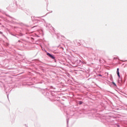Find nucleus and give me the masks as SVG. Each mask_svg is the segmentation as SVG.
I'll list each match as a JSON object with an SVG mask.
<instances>
[{
	"instance_id": "nucleus-3",
	"label": "nucleus",
	"mask_w": 127,
	"mask_h": 127,
	"mask_svg": "<svg viewBox=\"0 0 127 127\" xmlns=\"http://www.w3.org/2000/svg\"><path fill=\"white\" fill-rule=\"evenodd\" d=\"M79 105H82V102H79Z\"/></svg>"
},
{
	"instance_id": "nucleus-2",
	"label": "nucleus",
	"mask_w": 127,
	"mask_h": 127,
	"mask_svg": "<svg viewBox=\"0 0 127 127\" xmlns=\"http://www.w3.org/2000/svg\"><path fill=\"white\" fill-rule=\"evenodd\" d=\"M119 70H120V68H117V75H118L119 78H120L121 76L120 75V72L119 71Z\"/></svg>"
},
{
	"instance_id": "nucleus-1",
	"label": "nucleus",
	"mask_w": 127,
	"mask_h": 127,
	"mask_svg": "<svg viewBox=\"0 0 127 127\" xmlns=\"http://www.w3.org/2000/svg\"><path fill=\"white\" fill-rule=\"evenodd\" d=\"M47 55L50 57V58H52V59H55V57L54 56H52L51 54H50L49 53H47Z\"/></svg>"
},
{
	"instance_id": "nucleus-4",
	"label": "nucleus",
	"mask_w": 127,
	"mask_h": 127,
	"mask_svg": "<svg viewBox=\"0 0 127 127\" xmlns=\"http://www.w3.org/2000/svg\"><path fill=\"white\" fill-rule=\"evenodd\" d=\"M113 84H114V85H116V84H115V83H114V82H113Z\"/></svg>"
}]
</instances>
